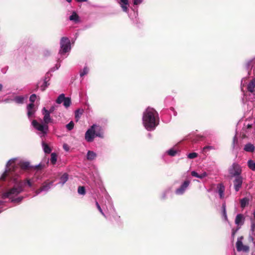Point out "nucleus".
<instances>
[{"label": "nucleus", "instance_id": "58", "mask_svg": "<svg viewBox=\"0 0 255 255\" xmlns=\"http://www.w3.org/2000/svg\"><path fill=\"white\" fill-rule=\"evenodd\" d=\"M77 2H80V0H76Z\"/></svg>", "mask_w": 255, "mask_h": 255}, {"label": "nucleus", "instance_id": "27", "mask_svg": "<svg viewBox=\"0 0 255 255\" xmlns=\"http://www.w3.org/2000/svg\"><path fill=\"white\" fill-rule=\"evenodd\" d=\"M42 145L45 153H49L51 152V148L49 147L48 145L43 141H42Z\"/></svg>", "mask_w": 255, "mask_h": 255}, {"label": "nucleus", "instance_id": "36", "mask_svg": "<svg viewBox=\"0 0 255 255\" xmlns=\"http://www.w3.org/2000/svg\"><path fill=\"white\" fill-rule=\"evenodd\" d=\"M89 72V69L87 67H85L82 72H81V77L87 74Z\"/></svg>", "mask_w": 255, "mask_h": 255}, {"label": "nucleus", "instance_id": "13", "mask_svg": "<svg viewBox=\"0 0 255 255\" xmlns=\"http://www.w3.org/2000/svg\"><path fill=\"white\" fill-rule=\"evenodd\" d=\"M190 184V181L189 180H185L183 182V183L181 185L179 188H177L175 190V193L177 195H182L186 190L187 189L188 186Z\"/></svg>", "mask_w": 255, "mask_h": 255}, {"label": "nucleus", "instance_id": "10", "mask_svg": "<svg viewBox=\"0 0 255 255\" xmlns=\"http://www.w3.org/2000/svg\"><path fill=\"white\" fill-rule=\"evenodd\" d=\"M56 102L58 104L63 103V106L66 108L69 107L71 104V99L69 97H66L64 94H61L58 97Z\"/></svg>", "mask_w": 255, "mask_h": 255}, {"label": "nucleus", "instance_id": "33", "mask_svg": "<svg viewBox=\"0 0 255 255\" xmlns=\"http://www.w3.org/2000/svg\"><path fill=\"white\" fill-rule=\"evenodd\" d=\"M74 124L73 121H71L69 124L66 125V127L68 130H71L74 128Z\"/></svg>", "mask_w": 255, "mask_h": 255}, {"label": "nucleus", "instance_id": "55", "mask_svg": "<svg viewBox=\"0 0 255 255\" xmlns=\"http://www.w3.org/2000/svg\"><path fill=\"white\" fill-rule=\"evenodd\" d=\"M253 215H254V218L255 219V210L253 212Z\"/></svg>", "mask_w": 255, "mask_h": 255}, {"label": "nucleus", "instance_id": "42", "mask_svg": "<svg viewBox=\"0 0 255 255\" xmlns=\"http://www.w3.org/2000/svg\"><path fill=\"white\" fill-rule=\"evenodd\" d=\"M80 193L81 195H85L86 193L85 189L84 186H81L80 188Z\"/></svg>", "mask_w": 255, "mask_h": 255}, {"label": "nucleus", "instance_id": "44", "mask_svg": "<svg viewBox=\"0 0 255 255\" xmlns=\"http://www.w3.org/2000/svg\"><path fill=\"white\" fill-rule=\"evenodd\" d=\"M80 114V109H77L75 112V118L77 121L78 120L79 114Z\"/></svg>", "mask_w": 255, "mask_h": 255}, {"label": "nucleus", "instance_id": "48", "mask_svg": "<svg viewBox=\"0 0 255 255\" xmlns=\"http://www.w3.org/2000/svg\"><path fill=\"white\" fill-rule=\"evenodd\" d=\"M63 147L64 149V150L66 151H68L69 150V146L67 144H64L63 145Z\"/></svg>", "mask_w": 255, "mask_h": 255}, {"label": "nucleus", "instance_id": "26", "mask_svg": "<svg viewBox=\"0 0 255 255\" xmlns=\"http://www.w3.org/2000/svg\"><path fill=\"white\" fill-rule=\"evenodd\" d=\"M250 200L247 197L243 198L240 200L241 207L242 208H244L249 203Z\"/></svg>", "mask_w": 255, "mask_h": 255}, {"label": "nucleus", "instance_id": "11", "mask_svg": "<svg viewBox=\"0 0 255 255\" xmlns=\"http://www.w3.org/2000/svg\"><path fill=\"white\" fill-rule=\"evenodd\" d=\"M243 237H240L238 238L236 242V248L238 252H243L244 253H248L250 251V247L247 245H244L243 244L242 240Z\"/></svg>", "mask_w": 255, "mask_h": 255}, {"label": "nucleus", "instance_id": "9", "mask_svg": "<svg viewBox=\"0 0 255 255\" xmlns=\"http://www.w3.org/2000/svg\"><path fill=\"white\" fill-rule=\"evenodd\" d=\"M53 184V181L44 182L42 186L35 191L36 194L38 195L42 192L46 193L51 188Z\"/></svg>", "mask_w": 255, "mask_h": 255}, {"label": "nucleus", "instance_id": "12", "mask_svg": "<svg viewBox=\"0 0 255 255\" xmlns=\"http://www.w3.org/2000/svg\"><path fill=\"white\" fill-rule=\"evenodd\" d=\"M42 113L43 115V123L48 125V124L53 123V119L50 117V111H48L45 108L42 110Z\"/></svg>", "mask_w": 255, "mask_h": 255}, {"label": "nucleus", "instance_id": "59", "mask_svg": "<svg viewBox=\"0 0 255 255\" xmlns=\"http://www.w3.org/2000/svg\"><path fill=\"white\" fill-rule=\"evenodd\" d=\"M163 198H165V195H163Z\"/></svg>", "mask_w": 255, "mask_h": 255}, {"label": "nucleus", "instance_id": "16", "mask_svg": "<svg viewBox=\"0 0 255 255\" xmlns=\"http://www.w3.org/2000/svg\"><path fill=\"white\" fill-rule=\"evenodd\" d=\"M48 82V80L47 79V78H45L43 80L39 81L37 84L36 89L40 88L42 91H44L49 85Z\"/></svg>", "mask_w": 255, "mask_h": 255}, {"label": "nucleus", "instance_id": "41", "mask_svg": "<svg viewBox=\"0 0 255 255\" xmlns=\"http://www.w3.org/2000/svg\"><path fill=\"white\" fill-rule=\"evenodd\" d=\"M191 175L194 177H196L197 178H199V174H198L197 172L195 171H192L191 173Z\"/></svg>", "mask_w": 255, "mask_h": 255}, {"label": "nucleus", "instance_id": "22", "mask_svg": "<svg viewBox=\"0 0 255 255\" xmlns=\"http://www.w3.org/2000/svg\"><path fill=\"white\" fill-rule=\"evenodd\" d=\"M96 156L97 154L95 152L91 150H89L86 155L87 159L88 160H93L96 158Z\"/></svg>", "mask_w": 255, "mask_h": 255}, {"label": "nucleus", "instance_id": "45", "mask_svg": "<svg viewBox=\"0 0 255 255\" xmlns=\"http://www.w3.org/2000/svg\"><path fill=\"white\" fill-rule=\"evenodd\" d=\"M142 0H133V4L134 5H138L141 3Z\"/></svg>", "mask_w": 255, "mask_h": 255}, {"label": "nucleus", "instance_id": "38", "mask_svg": "<svg viewBox=\"0 0 255 255\" xmlns=\"http://www.w3.org/2000/svg\"><path fill=\"white\" fill-rule=\"evenodd\" d=\"M251 231L252 235H254V232L255 231V223L253 221H252L251 222Z\"/></svg>", "mask_w": 255, "mask_h": 255}, {"label": "nucleus", "instance_id": "17", "mask_svg": "<svg viewBox=\"0 0 255 255\" xmlns=\"http://www.w3.org/2000/svg\"><path fill=\"white\" fill-rule=\"evenodd\" d=\"M247 89L249 93L253 96H255V78L249 83Z\"/></svg>", "mask_w": 255, "mask_h": 255}, {"label": "nucleus", "instance_id": "57", "mask_svg": "<svg viewBox=\"0 0 255 255\" xmlns=\"http://www.w3.org/2000/svg\"><path fill=\"white\" fill-rule=\"evenodd\" d=\"M87 0H81V2L82 1H86Z\"/></svg>", "mask_w": 255, "mask_h": 255}, {"label": "nucleus", "instance_id": "31", "mask_svg": "<svg viewBox=\"0 0 255 255\" xmlns=\"http://www.w3.org/2000/svg\"><path fill=\"white\" fill-rule=\"evenodd\" d=\"M57 160V155L55 153H52L51 154L50 161L52 164H55Z\"/></svg>", "mask_w": 255, "mask_h": 255}, {"label": "nucleus", "instance_id": "35", "mask_svg": "<svg viewBox=\"0 0 255 255\" xmlns=\"http://www.w3.org/2000/svg\"><path fill=\"white\" fill-rule=\"evenodd\" d=\"M96 206H97V209H98V210L99 211V212L101 213V214L104 216L105 217H106L105 214H104V213L103 212L101 207H100V205L99 204L98 202H96Z\"/></svg>", "mask_w": 255, "mask_h": 255}, {"label": "nucleus", "instance_id": "40", "mask_svg": "<svg viewBox=\"0 0 255 255\" xmlns=\"http://www.w3.org/2000/svg\"><path fill=\"white\" fill-rule=\"evenodd\" d=\"M207 175H208V174L206 172H204L202 173L201 174H199V178L203 179L204 177L207 176Z\"/></svg>", "mask_w": 255, "mask_h": 255}, {"label": "nucleus", "instance_id": "50", "mask_svg": "<svg viewBox=\"0 0 255 255\" xmlns=\"http://www.w3.org/2000/svg\"><path fill=\"white\" fill-rule=\"evenodd\" d=\"M44 54L45 55H48L50 54V52L47 50H45L44 51Z\"/></svg>", "mask_w": 255, "mask_h": 255}, {"label": "nucleus", "instance_id": "28", "mask_svg": "<svg viewBox=\"0 0 255 255\" xmlns=\"http://www.w3.org/2000/svg\"><path fill=\"white\" fill-rule=\"evenodd\" d=\"M249 168L252 171H255V161L250 159L247 162Z\"/></svg>", "mask_w": 255, "mask_h": 255}, {"label": "nucleus", "instance_id": "51", "mask_svg": "<svg viewBox=\"0 0 255 255\" xmlns=\"http://www.w3.org/2000/svg\"><path fill=\"white\" fill-rule=\"evenodd\" d=\"M54 110V107H51L48 111H50V114Z\"/></svg>", "mask_w": 255, "mask_h": 255}, {"label": "nucleus", "instance_id": "25", "mask_svg": "<svg viewBox=\"0 0 255 255\" xmlns=\"http://www.w3.org/2000/svg\"><path fill=\"white\" fill-rule=\"evenodd\" d=\"M24 100L25 97L22 96H16L13 98V101L19 104H23Z\"/></svg>", "mask_w": 255, "mask_h": 255}, {"label": "nucleus", "instance_id": "30", "mask_svg": "<svg viewBox=\"0 0 255 255\" xmlns=\"http://www.w3.org/2000/svg\"><path fill=\"white\" fill-rule=\"evenodd\" d=\"M238 144V141L237 138L236 134L234 136L232 142V148L233 149L237 148Z\"/></svg>", "mask_w": 255, "mask_h": 255}, {"label": "nucleus", "instance_id": "56", "mask_svg": "<svg viewBox=\"0 0 255 255\" xmlns=\"http://www.w3.org/2000/svg\"><path fill=\"white\" fill-rule=\"evenodd\" d=\"M67 2H70L72 0H66Z\"/></svg>", "mask_w": 255, "mask_h": 255}, {"label": "nucleus", "instance_id": "54", "mask_svg": "<svg viewBox=\"0 0 255 255\" xmlns=\"http://www.w3.org/2000/svg\"><path fill=\"white\" fill-rule=\"evenodd\" d=\"M235 232H233L232 236L234 237L235 236Z\"/></svg>", "mask_w": 255, "mask_h": 255}, {"label": "nucleus", "instance_id": "34", "mask_svg": "<svg viewBox=\"0 0 255 255\" xmlns=\"http://www.w3.org/2000/svg\"><path fill=\"white\" fill-rule=\"evenodd\" d=\"M197 153L196 152L190 153L188 154L187 157L190 159H193L197 157Z\"/></svg>", "mask_w": 255, "mask_h": 255}, {"label": "nucleus", "instance_id": "60", "mask_svg": "<svg viewBox=\"0 0 255 255\" xmlns=\"http://www.w3.org/2000/svg\"><path fill=\"white\" fill-rule=\"evenodd\" d=\"M148 135H149V136H151V135H150V133H149V134H148Z\"/></svg>", "mask_w": 255, "mask_h": 255}, {"label": "nucleus", "instance_id": "14", "mask_svg": "<svg viewBox=\"0 0 255 255\" xmlns=\"http://www.w3.org/2000/svg\"><path fill=\"white\" fill-rule=\"evenodd\" d=\"M233 181L234 189L236 192H238L241 188L243 182V179L242 176H238L235 177Z\"/></svg>", "mask_w": 255, "mask_h": 255}, {"label": "nucleus", "instance_id": "46", "mask_svg": "<svg viewBox=\"0 0 255 255\" xmlns=\"http://www.w3.org/2000/svg\"><path fill=\"white\" fill-rule=\"evenodd\" d=\"M254 236H255V234L252 235V233H251L249 237V240L252 242H254Z\"/></svg>", "mask_w": 255, "mask_h": 255}, {"label": "nucleus", "instance_id": "3", "mask_svg": "<svg viewBox=\"0 0 255 255\" xmlns=\"http://www.w3.org/2000/svg\"><path fill=\"white\" fill-rule=\"evenodd\" d=\"M158 113L153 108L148 107L143 113L142 123L145 128L148 131L153 130L158 125Z\"/></svg>", "mask_w": 255, "mask_h": 255}, {"label": "nucleus", "instance_id": "47", "mask_svg": "<svg viewBox=\"0 0 255 255\" xmlns=\"http://www.w3.org/2000/svg\"><path fill=\"white\" fill-rule=\"evenodd\" d=\"M60 64H57L56 65L55 67L52 68V69H51V71H55V70H57V69H58V68H59V67H60Z\"/></svg>", "mask_w": 255, "mask_h": 255}, {"label": "nucleus", "instance_id": "19", "mask_svg": "<svg viewBox=\"0 0 255 255\" xmlns=\"http://www.w3.org/2000/svg\"><path fill=\"white\" fill-rule=\"evenodd\" d=\"M123 10L125 12H127L128 10V7L129 6L128 0H120L119 1Z\"/></svg>", "mask_w": 255, "mask_h": 255}, {"label": "nucleus", "instance_id": "18", "mask_svg": "<svg viewBox=\"0 0 255 255\" xmlns=\"http://www.w3.org/2000/svg\"><path fill=\"white\" fill-rule=\"evenodd\" d=\"M27 116L28 118L30 119L31 118L34 117L35 110L34 109V105L32 103L29 104L27 106Z\"/></svg>", "mask_w": 255, "mask_h": 255}, {"label": "nucleus", "instance_id": "2", "mask_svg": "<svg viewBox=\"0 0 255 255\" xmlns=\"http://www.w3.org/2000/svg\"><path fill=\"white\" fill-rule=\"evenodd\" d=\"M17 161V158H12L7 161L5 171L0 177V186H2L3 181H7L13 177L19 178L24 170H31L34 173L36 170H41L44 167L41 163L32 166L28 161Z\"/></svg>", "mask_w": 255, "mask_h": 255}, {"label": "nucleus", "instance_id": "6", "mask_svg": "<svg viewBox=\"0 0 255 255\" xmlns=\"http://www.w3.org/2000/svg\"><path fill=\"white\" fill-rule=\"evenodd\" d=\"M60 49L59 51V54L61 56H65L66 57L71 50V43L68 37H62L60 42Z\"/></svg>", "mask_w": 255, "mask_h": 255}, {"label": "nucleus", "instance_id": "15", "mask_svg": "<svg viewBox=\"0 0 255 255\" xmlns=\"http://www.w3.org/2000/svg\"><path fill=\"white\" fill-rule=\"evenodd\" d=\"M245 218L244 216L242 214H238L236 217L235 224L239 227L238 229H240L241 226H242L245 222Z\"/></svg>", "mask_w": 255, "mask_h": 255}, {"label": "nucleus", "instance_id": "8", "mask_svg": "<svg viewBox=\"0 0 255 255\" xmlns=\"http://www.w3.org/2000/svg\"><path fill=\"white\" fill-rule=\"evenodd\" d=\"M242 169L241 166L238 163L234 162L229 168V173L232 177L241 176Z\"/></svg>", "mask_w": 255, "mask_h": 255}, {"label": "nucleus", "instance_id": "24", "mask_svg": "<svg viewBox=\"0 0 255 255\" xmlns=\"http://www.w3.org/2000/svg\"><path fill=\"white\" fill-rule=\"evenodd\" d=\"M68 175L67 173H64L60 178V181L58 184L63 186L68 180Z\"/></svg>", "mask_w": 255, "mask_h": 255}, {"label": "nucleus", "instance_id": "43", "mask_svg": "<svg viewBox=\"0 0 255 255\" xmlns=\"http://www.w3.org/2000/svg\"><path fill=\"white\" fill-rule=\"evenodd\" d=\"M11 101H13V99L7 98L3 100V102L6 103H9Z\"/></svg>", "mask_w": 255, "mask_h": 255}, {"label": "nucleus", "instance_id": "1", "mask_svg": "<svg viewBox=\"0 0 255 255\" xmlns=\"http://www.w3.org/2000/svg\"><path fill=\"white\" fill-rule=\"evenodd\" d=\"M43 175L41 170H36L34 173L33 176L30 179L27 178L22 181L16 177L7 181H3L4 183H3L2 186L3 184H9L12 185V187L4 191L0 196V213L3 210L4 203L7 202V200L15 204H20L24 198L23 196L20 195L24 190V186L27 185L29 188L33 187L35 182L42 179Z\"/></svg>", "mask_w": 255, "mask_h": 255}, {"label": "nucleus", "instance_id": "21", "mask_svg": "<svg viewBox=\"0 0 255 255\" xmlns=\"http://www.w3.org/2000/svg\"><path fill=\"white\" fill-rule=\"evenodd\" d=\"M69 19L70 21L74 23H78L79 21V17L76 12L73 11L71 15L69 16Z\"/></svg>", "mask_w": 255, "mask_h": 255}, {"label": "nucleus", "instance_id": "23", "mask_svg": "<svg viewBox=\"0 0 255 255\" xmlns=\"http://www.w3.org/2000/svg\"><path fill=\"white\" fill-rule=\"evenodd\" d=\"M255 146L251 143H248L246 144L245 145L244 148V149L246 151L250 152H254L255 150Z\"/></svg>", "mask_w": 255, "mask_h": 255}, {"label": "nucleus", "instance_id": "29", "mask_svg": "<svg viewBox=\"0 0 255 255\" xmlns=\"http://www.w3.org/2000/svg\"><path fill=\"white\" fill-rule=\"evenodd\" d=\"M223 216L225 221H228V217L226 210V204L223 203L222 207Z\"/></svg>", "mask_w": 255, "mask_h": 255}, {"label": "nucleus", "instance_id": "39", "mask_svg": "<svg viewBox=\"0 0 255 255\" xmlns=\"http://www.w3.org/2000/svg\"><path fill=\"white\" fill-rule=\"evenodd\" d=\"M215 149V148L213 146H206L203 147V151L205 152L206 150Z\"/></svg>", "mask_w": 255, "mask_h": 255}, {"label": "nucleus", "instance_id": "52", "mask_svg": "<svg viewBox=\"0 0 255 255\" xmlns=\"http://www.w3.org/2000/svg\"><path fill=\"white\" fill-rule=\"evenodd\" d=\"M80 186H79L77 188V192L79 194H80Z\"/></svg>", "mask_w": 255, "mask_h": 255}, {"label": "nucleus", "instance_id": "53", "mask_svg": "<svg viewBox=\"0 0 255 255\" xmlns=\"http://www.w3.org/2000/svg\"><path fill=\"white\" fill-rule=\"evenodd\" d=\"M2 84H0V91L2 90Z\"/></svg>", "mask_w": 255, "mask_h": 255}, {"label": "nucleus", "instance_id": "20", "mask_svg": "<svg viewBox=\"0 0 255 255\" xmlns=\"http://www.w3.org/2000/svg\"><path fill=\"white\" fill-rule=\"evenodd\" d=\"M218 192L221 199L224 197L225 186L222 183L218 184L217 185Z\"/></svg>", "mask_w": 255, "mask_h": 255}, {"label": "nucleus", "instance_id": "37", "mask_svg": "<svg viewBox=\"0 0 255 255\" xmlns=\"http://www.w3.org/2000/svg\"><path fill=\"white\" fill-rule=\"evenodd\" d=\"M36 99V95L34 94H32L29 98V101H30L31 103L33 104V103L35 102Z\"/></svg>", "mask_w": 255, "mask_h": 255}, {"label": "nucleus", "instance_id": "4", "mask_svg": "<svg viewBox=\"0 0 255 255\" xmlns=\"http://www.w3.org/2000/svg\"><path fill=\"white\" fill-rule=\"evenodd\" d=\"M95 137L103 138L104 133L101 127L94 124L86 131L85 139L88 142H92Z\"/></svg>", "mask_w": 255, "mask_h": 255}, {"label": "nucleus", "instance_id": "32", "mask_svg": "<svg viewBox=\"0 0 255 255\" xmlns=\"http://www.w3.org/2000/svg\"><path fill=\"white\" fill-rule=\"evenodd\" d=\"M167 153L171 156H174L177 153V150L173 149H170L167 151Z\"/></svg>", "mask_w": 255, "mask_h": 255}, {"label": "nucleus", "instance_id": "7", "mask_svg": "<svg viewBox=\"0 0 255 255\" xmlns=\"http://www.w3.org/2000/svg\"><path fill=\"white\" fill-rule=\"evenodd\" d=\"M33 127L39 131L38 135L41 138L44 137L47 133L48 131V126L46 124L39 123L36 120H33L32 122Z\"/></svg>", "mask_w": 255, "mask_h": 255}, {"label": "nucleus", "instance_id": "49", "mask_svg": "<svg viewBox=\"0 0 255 255\" xmlns=\"http://www.w3.org/2000/svg\"><path fill=\"white\" fill-rule=\"evenodd\" d=\"M252 60L251 61H249L246 64V68L247 69H249L251 67V62H252Z\"/></svg>", "mask_w": 255, "mask_h": 255}, {"label": "nucleus", "instance_id": "5", "mask_svg": "<svg viewBox=\"0 0 255 255\" xmlns=\"http://www.w3.org/2000/svg\"><path fill=\"white\" fill-rule=\"evenodd\" d=\"M253 120V118H251L246 121L242 131L244 137H248L255 132V120H254L253 123L249 122L250 120Z\"/></svg>", "mask_w": 255, "mask_h": 255}]
</instances>
